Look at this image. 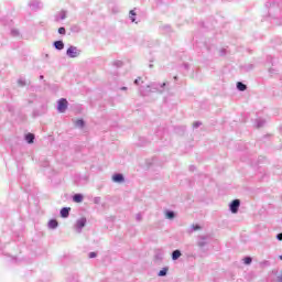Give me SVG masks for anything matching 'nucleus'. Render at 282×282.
I'll list each match as a JSON object with an SVG mask.
<instances>
[{
  "mask_svg": "<svg viewBox=\"0 0 282 282\" xmlns=\"http://www.w3.org/2000/svg\"><path fill=\"white\" fill-rule=\"evenodd\" d=\"M272 3L270 6L267 3V8H269V15L272 17V23L273 25H282V20L279 21V18H276V14L281 12V8L279 7V3H281V0H270Z\"/></svg>",
  "mask_w": 282,
  "mask_h": 282,
  "instance_id": "1",
  "label": "nucleus"
},
{
  "mask_svg": "<svg viewBox=\"0 0 282 282\" xmlns=\"http://www.w3.org/2000/svg\"><path fill=\"white\" fill-rule=\"evenodd\" d=\"M169 85H170L169 82L151 83L150 85L147 86V89H149V91H152L153 94H164Z\"/></svg>",
  "mask_w": 282,
  "mask_h": 282,
  "instance_id": "2",
  "label": "nucleus"
},
{
  "mask_svg": "<svg viewBox=\"0 0 282 282\" xmlns=\"http://www.w3.org/2000/svg\"><path fill=\"white\" fill-rule=\"evenodd\" d=\"M80 50H78V47L76 46H69L66 51V56H68V58H78L80 56Z\"/></svg>",
  "mask_w": 282,
  "mask_h": 282,
  "instance_id": "3",
  "label": "nucleus"
},
{
  "mask_svg": "<svg viewBox=\"0 0 282 282\" xmlns=\"http://www.w3.org/2000/svg\"><path fill=\"white\" fill-rule=\"evenodd\" d=\"M68 106H69V102L67 101V99L62 98L57 101V111L59 113H65V111H67Z\"/></svg>",
  "mask_w": 282,
  "mask_h": 282,
  "instance_id": "4",
  "label": "nucleus"
},
{
  "mask_svg": "<svg viewBox=\"0 0 282 282\" xmlns=\"http://www.w3.org/2000/svg\"><path fill=\"white\" fill-rule=\"evenodd\" d=\"M239 206H241V200H239V199H234V200L229 204V210H230V213H232L234 215H237V213H239Z\"/></svg>",
  "mask_w": 282,
  "mask_h": 282,
  "instance_id": "5",
  "label": "nucleus"
},
{
  "mask_svg": "<svg viewBox=\"0 0 282 282\" xmlns=\"http://www.w3.org/2000/svg\"><path fill=\"white\" fill-rule=\"evenodd\" d=\"M87 226V218H80L76 221L75 228L77 232H83V228Z\"/></svg>",
  "mask_w": 282,
  "mask_h": 282,
  "instance_id": "6",
  "label": "nucleus"
},
{
  "mask_svg": "<svg viewBox=\"0 0 282 282\" xmlns=\"http://www.w3.org/2000/svg\"><path fill=\"white\" fill-rule=\"evenodd\" d=\"M44 113H47V107L45 105H42L40 110H33V118H39V116H43Z\"/></svg>",
  "mask_w": 282,
  "mask_h": 282,
  "instance_id": "7",
  "label": "nucleus"
},
{
  "mask_svg": "<svg viewBox=\"0 0 282 282\" xmlns=\"http://www.w3.org/2000/svg\"><path fill=\"white\" fill-rule=\"evenodd\" d=\"M112 182H115L116 184H122V182H124V175L122 173L113 174Z\"/></svg>",
  "mask_w": 282,
  "mask_h": 282,
  "instance_id": "8",
  "label": "nucleus"
},
{
  "mask_svg": "<svg viewBox=\"0 0 282 282\" xmlns=\"http://www.w3.org/2000/svg\"><path fill=\"white\" fill-rule=\"evenodd\" d=\"M69 213H72V207H63L59 215L63 219H67V217H69Z\"/></svg>",
  "mask_w": 282,
  "mask_h": 282,
  "instance_id": "9",
  "label": "nucleus"
},
{
  "mask_svg": "<svg viewBox=\"0 0 282 282\" xmlns=\"http://www.w3.org/2000/svg\"><path fill=\"white\" fill-rule=\"evenodd\" d=\"M24 139L28 142V144H34V140L36 139V137L34 135V133L29 132L24 135Z\"/></svg>",
  "mask_w": 282,
  "mask_h": 282,
  "instance_id": "10",
  "label": "nucleus"
},
{
  "mask_svg": "<svg viewBox=\"0 0 282 282\" xmlns=\"http://www.w3.org/2000/svg\"><path fill=\"white\" fill-rule=\"evenodd\" d=\"M53 47H55V50H58V51L65 50V43H63L62 40L55 41L53 43Z\"/></svg>",
  "mask_w": 282,
  "mask_h": 282,
  "instance_id": "11",
  "label": "nucleus"
},
{
  "mask_svg": "<svg viewBox=\"0 0 282 282\" xmlns=\"http://www.w3.org/2000/svg\"><path fill=\"white\" fill-rule=\"evenodd\" d=\"M29 7L31 8V10H40L41 2L33 0V1L29 2Z\"/></svg>",
  "mask_w": 282,
  "mask_h": 282,
  "instance_id": "12",
  "label": "nucleus"
},
{
  "mask_svg": "<svg viewBox=\"0 0 282 282\" xmlns=\"http://www.w3.org/2000/svg\"><path fill=\"white\" fill-rule=\"evenodd\" d=\"M48 228H50L51 230H56V229L58 228V220H56V219H51V220L48 221Z\"/></svg>",
  "mask_w": 282,
  "mask_h": 282,
  "instance_id": "13",
  "label": "nucleus"
},
{
  "mask_svg": "<svg viewBox=\"0 0 282 282\" xmlns=\"http://www.w3.org/2000/svg\"><path fill=\"white\" fill-rule=\"evenodd\" d=\"M206 239H208V236H200L199 240H198V247L199 248H204L205 246H207V241Z\"/></svg>",
  "mask_w": 282,
  "mask_h": 282,
  "instance_id": "14",
  "label": "nucleus"
},
{
  "mask_svg": "<svg viewBox=\"0 0 282 282\" xmlns=\"http://www.w3.org/2000/svg\"><path fill=\"white\" fill-rule=\"evenodd\" d=\"M182 257V251L180 249H176L172 252V261H177Z\"/></svg>",
  "mask_w": 282,
  "mask_h": 282,
  "instance_id": "15",
  "label": "nucleus"
},
{
  "mask_svg": "<svg viewBox=\"0 0 282 282\" xmlns=\"http://www.w3.org/2000/svg\"><path fill=\"white\" fill-rule=\"evenodd\" d=\"M236 87H237L238 91H246V89H248V86L246 84H243V82H238L236 84Z\"/></svg>",
  "mask_w": 282,
  "mask_h": 282,
  "instance_id": "16",
  "label": "nucleus"
},
{
  "mask_svg": "<svg viewBox=\"0 0 282 282\" xmlns=\"http://www.w3.org/2000/svg\"><path fill=\"white\" fill-rule=\"evenodd\" d=\"M165 218L166 219H175V212L167 209L165 210Z\"/></svg>",
  "mask_w": 282,
  "mask_h": 282,
  "instance_id": "17",
  "label": "nucleus"
},
{
  "mask_svg": "<svg viewBox=\"0 0 282 282\" xmlns=\"http://www.w3.org/2000/svg\"><path fill=\"white\" fill-rule=\"evenodd\" d=\"M83 198H84L83 194H75L73 196V202H75L76 204H80V202H83Z\"/></svg>",
  "mask_w": 282,
  "mask_h": 282,
  "instance_id": "18",
  "label": "nucleus"
},
{
  "mask_svg": "<svg viewBox=\"0 0 282 282\" xmlns=\"http://www.w3.org/2000/svg\"><path fill=\"white\" fill-rule=\"evenodd\" d=\"M169 274V267L163 268L159 271L158 276H166Z\"/></svg>",
  "mask_w": 282,
  "mask_h": 282,
  "instance_id": "19",
  "label": "nucleus"
},
{
  "mask_svg": "<svg viewBox=\"0 0 282 282\" xmlns=\"http://www.w3.org/2000/svg\"><path fill=\"white\" fill-rule=\"evenodd\" d=\"M75 126L78 127V129H84V128H85V120L78 119V120L75 122Z\"/></svg>",
  "mask_w": 282,
  "mask_h": 282,
  "instance_id": "20",
  "label": "nucleus"
},
{
  "mask_svg": "<svg viewBox=\"0 0 282 282\" xmlns=\"http://www.w3.org/2000/svg\"><path fill=\"white\" fill-rule=\"evenodd\" d=\"M70 32L78 34L80 32V26L78 24H74L70 26Z\"/></svg>",
  "mask_w": 282,
  "mask_h": 282,
  "instance_id": "21",
  "label": "nucleus"
},
{
  "mask_svg": "<svg viewBox=\"0 0 282 282\" xmlns=\"http://www.w3.org/2000/svg\"><path fill=\"white\" fill-rule=\"evenodd\" d=\"M256 124H257V129H261V127L265 124V120L257 119Z\"/></svg>",
  "mask_w": 282,
  "mask_h": 282,
  "instance_id": "22",
  "label": "nucleus"
},
{
  "mask_svg": "<svg viewBox=\"0 0 282 282\" xmlns=\"http://www.w3.org/2000/svg\"><path fill=\"white\" fill-rule=\"evenodd\" d=\"M112 65H113V67L120 68V67H122V65H124V63L120 59H117L112 63Z\"/></svg>",
  "mask_w": 282,
  "mask_h": 282,
  "instance_id": "23",
  "label": "nucleus"
},
{
  "mask_svg": "<svg viewBox=\"0 0 282 282\" xmlns=\"http://www.w3.org/2000/svg\"><path fill=\"white\" fill-rule=\"evenodd\" d=\"M243 263H245V265H250V263H252V257H245Z\"/></svg>",
  "mask_w": 282,
  "mask_h": 282,
  "instance_id": "24",
  "label": "nucleus"
},
{
  "mask_svg": "<svg viewBox=\"0 0 282 282\" xmlns=\"http://www.w3.org/2000/svg\"><path fill=\"white\" fill-rule=\"evenodd\" d=\"M59 19H61V21H65V19H67V12L66 11H61L59 12Z\"/></svg>",
  "mask_w": 282,
  "mask_h": 282,
  "instance_id": "25",
  "label": "nucleus"
},
{
  "mask_svg": "<svg viewBox=\"0 0 282 282\" xmlns=\"http://www.w3.org/2000/svg\"><path fill=\"white\" fill-rule=\"evenodd\" d=\"M130 21H131L132 23H135V11H134V10H131V11H130Z\"/></svg>",
  "mask_w": 282,
  "mask_h": 282,
  "instance_id": "26",
  "label": "nucleus"
},
{
  "mask_svg": "<svg viewBox=\"0 0 282 282\" xmlns=\"http://www.w3.org/2000/svg\"><path fill=\"white\" fill-rule=\"evenodd\" d=\"M245 72H251V69H254V65L253 64H248L246 66H243Z\"/></svg>",
  "mask_w": 282,
  "mask_h": 282,
  "instance_id": "27",
  "label": "nucleus"
},
{
  "mask_svg": "<svg viewBox=\"0 0 282 282\" xmlns=\"http://www.w3.org/2000/svg\"><path fill=\"white\" fill-rule=\"evenodd\" d=\"M18 85H19L20 87H25V85H26L25 79H24V78H19V79H18Z\"/></svg>",
  "mask_w": 282,
  "mask_h": 282,
  "instance_id": "28",
  "label": "nucleus"
},
{
  "mask_svg": "<svg viewBox=\"0 0 282 282\" xmlns=\"http://www.w3.org/2000/svg\"><path fill=\"white\" fill-rule=\"evenodd\" d=\"M57 32L58 34H63V35L67 33V31L65 30V26H61Z\"/></svg>",
  "mask_w": 282,
  "mask_h": 282,
  "instance_id": "29",
  "label": "nucleus"
},
{
  "mask_svg": "<svg viewBox=\"0 0 282 282\" xmlns=\"http://www.w3.org/2000/svg\"><path fill=\"white\" fill-rule=\"evenodd\" d=\"M88 257L89 259H96L98 257V253L93 251L88 253Z\"/></svg>",
  "mask_w": 282,
  "mask_h": 282,
  "instance_id": "30",
  "label": "nucleus"
},
{
  "mask_svg": "<svg viewBox=\"0 0 282 282\" xmlns=\"http://www.w3.org/2000/svg\"><path fill=\"white\" fill-rule=\"evenodd\" d=\"M193 127H194V129H199V127H202V121H195L193 123Z\"/></svg>",
  "mask_w": 282,
  "mask_h": 282,
  "instance_id": "31",
  "label": "nucleus"
},
{
  "mask_svg": "<svg viewBox=\"0 0 282 282\" xmlns=\"http://www.w3.org/2000/svg\"><path fill=\"white\" fill-rule=\"evenodd\" d=\"M11 35L19 36V30L12 29L11 30Z\"/></svg>",
  "mask_w": 282,
  "mask_h": 282,
  "instance_id": "32",
  "label": "nucleus"
},
{
  "mask_svg": "<svg viewBox=\"0 0 282 282\" xmlns=\"http://www.w3.org/2000/svg\"><path fill=\"white\" fill-rule=\"evenodd\" d=\"M135 220L137 221H142V214H137V216H135Z\"/></svg>",
  "mask_w": 282,
  "mask_h": 282,
  "instance_id": "33",
  "label": "nucleus"
},
{
  "mask_svg": "<svg viewBox=\"0 0 282 282\" xmlns=\"http://www.w3.org/2000/svg\"><path fill=\"white\" fill-rule=\"evenodd\" d=\"M219 55H220V56H226V48H221V50L219 51Z\"/></svg>",
  "mask_w": 282,
  "mask_h": 282,
  "instance_id": "34",
  "label": "nucleus"
},
{
  "mask_svg": "<svg viewBox=\"0 0 282 282\" xmlns=\"http://www.w3.org/2000/svg\"><path fill=\"white\" fill-rule=\"evenodd\" d=\"M101 202V198L100 197H95L94 198V204H100Z\"/></svg>",
  "mask_w": 282,
  "mask_h": 282,
  "instance_id": "35",
  "label": "nucleus"
},
{
  "mask_svg": "<svg viewBox=\"0 0 282 282\" xmlns=\"http://www.w3.org/2000/svg\"><path fill=\"white\" fill-rule=\"evenodd\" d=\"M163 30H165V32H171V25H164Z\"/></svg>",
  "mask_w": 282,
  "mask_h": 282,
  "instance_id": "36",
  "label": "nucleus"
},
{
  "mask_svg": "<svg viewBox=\"0 0 282 282\" xmlns=\"http://www.w3.org/2000/svg\"><path fill=\"white\" fill-rule=\"evenodd\" d=\"M275 238L278 239V241H282V232L278 234Z\"/></svg>",
  "mask_w": 282,
  "mask_h": 282,
  "instance_id": "37",
  "label": "nucleus"
},
{
  "mask_svg": "<svg viewBox=\"0 0 282 282\" xmlns=\"http://www.w3.org/2000/svg\"><path fill=\"white\" fill-rule=\"evenodd\" d=\"M140 80H142V78L138 77L137 79H134V85H140Z\"/></svg>",
  "mask_w": 282,
  "mask_h": 282,
  "instance_id": "38",
  "label": "nucleus"
},
{
  "mask_svg": "<svg viewBox=\"0 0 282 282\" xmlns=\"http://www.w3.org/2000/svg\"><path fill=\"white\" fill-rule=\"evenodd\" d=\"M200 228L199 225H193V230H199Z\"/></svg>",
  "mask_w": 282,
  "mask_h": 282,
  "instance_id": "39",
  "label": "nucleus"
},
{
  "mask_svg": "<svg viewBox=\"0 0 282 282\" xmlns=\"http://www.w3.org/2000/svg\"><path fill=\"white\" fill-rule=\"evenodd\" d=\"M155 259L162 260V253H156Z\"/></svg>",
  "mask_w": 282,
  "mask_h": 282,
  "instance_id": "40",
  "label": "nucleus"
},
{
  "mask_svg": "<svg viewBox=\"0 0 282 282\" xmlns=\"http://www.w3.org/2000/svg\"><path fill=\"white\" fill-rule=\"evenodd\" d=\"M195 165H189V171L193 173L195 171Z\"/></svg>",
  "mask_w": 282,
  "mask_h": 282,
  "instance_id": "41",
  "label": "nucleus"
},
{
  "mask_svg": "<svg viewBox=\"0 0 282 282\" xmlns=\"http://www.w3.org/2000/svg\"><path fill=\"white\" fill-rule=\"evenodd\" d=\"M11 261H12L13 263H19V259H17V258H11Z\"/></svg>",
  "mask_w": 282,
  "mask_h": 282,
  "instance_id": "42",
  "label": "nucleus"
},
{
  "mask_svg": "<svg viewBox=\"0 0 282 282\" xmlns=\"http://www.w3.org/2000/svg\"><path fill=\"white\" fill-rule=\"evenodd\" d=\"M183 67H184V69H189L191 68V66L186 63L183 65Z\"/></svg>",
  "mask_w": 282,
  "mask_h": 282,
  "instance_id": "43",
  "label": "nucleus"
},
{
  "mask_svg": "<svg viewBox=\"0 0 282 282\" xmlns=\"http://www.w3.org/2000/svg\"><path fill=\"white\" fill-rule=\"evenodd\" d=\"M270 74H274V68H269Z\"/></svg>",
  "mask_w": 282,
  "mask_h": 282,
  "instance_id": "44",
  "label": "nucleus"
},
{
  "mask_svg": "<svg viewBox=\"0 0 282 282\" xmlns=\"http://www.w3.org/2000/svg\"><path fill=\"white\" fill-rule=\"evenodd\" d=\"M121 91H127V87H121Z\"/></svg>",
  "mask_w": 282,
  "mask_h": 282,
  "instance_id": "45",
  "label": "nucleus"
},
{
  "mask_svg": "<svg viewBox=\"0 0 282 282\" xmlns=\"http://www.w3.org/2000/svg\"><path fill=\"white\" fill-rule=\"evenodd\" d=\"M140 89V93L142 94V96H144V93L142 90V87L139 88Z\"/></svg>",
  "mask_w": 282,
  "mask_h": 282,
  "instance_id": "46",
  "label": "nucleus"
},
{
  "mask_svg": "<svg viewBox=\"0 0 282 282\" xmlns=\"http://www.w3.org/2000/svg\"><path fill=\"white\" fill-rule=\"evenodd\" d=\"M43 78H45L43 75H40V80H43Z\"/></svg>",
  "mask_w": 282,
  "mask_h": 282,
  "instance_id": "47",
  "label": "nucleus"
},
{
  "mask_svg": "<svg viewBox=\"0 0 282 282\" xmlns=\"http://www.w3.org/2000/svg\"><path fill=\"white\" fill-rule=\"evenodd\" d=\"M156 1V3H162V0H155Z\"/></svg>",
  "mask_w": 282,
  "mask_h": 282,
  "instance_id": "48",
  "label": "nucleus"
},
{
  "mask_svg": "<svg viewBox=\"0 0 282 282\" xmlns=\"http://www.w3.org/2000/svg\"><path fill=\"white\" fill-rule=\"evenodd\" d=\"M149 67H150V68L153 67V64H150Z\"/></svg>",
  "mask_w": 282,
  "mask_h": 282,
  "instance_id": "49",
  "label": "nucleus"
},
{
  "mask_svg": "<svg viewBox=\"0 0 282 282\" xmlns=\"http://www.w3.org/2000/svg\"><path fill=\"white\" fill-rule=\"evenodd\" d=\"M174 80H177V76H174Z\"/></svg>",
  "mask_w": 282,
  "mask_h": 282,
  "instance_id": "50",
  "label": "nucleus"
},
{
  "mask_svg": "<svg viewBox=\"0 0 282 282\" xmlns=\"http://www.w3.org/2000/svg\"><path fill=\"white\" fill-rule=\"evenodd\" d=\"M280 260L282 261V254L280 256Z\"/></svg>",
  "mask_w": 282,
  "mask_h": 282,
  "instance_id": "51",
  "label": "nucleus"
},
{
  "mask_svg": "<svg viewBox=\"0 0 282 282\" xmlns=\"http://www.w3.org/2000/svg\"><path fill=\"white\" fill-rule=\"evenodd\" d=\"M268 261L264 262V265H267Z\"/></svg>",
  "mask_w": 282,
  "mask_h": 282,
  "instance_id": "52",
  "label": "nucleus"
},
{
  "mask_svg": "<svg viewBox=\"0 0 282 282\" xmlns=\"http://www.w3.org/2000/svg\"><path fill=\"white\" fill-rule=\"evenodd\" d=\"M268 261L264 262V265H267Z\"/></svg>",
  "mask_w": 282,
  "mask_h": 282,
  "instance_id": "53",
  "label": "nucleus"
},
{
  "mask_svg": "<svg viewBox=\"0 0 282 282\" xmlns=\"http://www.w3.org/2000/svg\"><path fill=\"white\" fill-rule=\"evenodd\" d=\"M74 282H78V280H74Z\"/></svg>",
  "mask_w": 282,
  "mask_h": 282,
  "instance_id": "54",
  "label": "nucleus"
}]
</instances>
